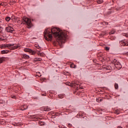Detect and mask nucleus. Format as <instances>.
Masks as SVG:
<instances>
[{"instance_id": "nucleus-1", "label": "nucleus", "mask_w": 128, "mask_h": 128, "mask_svg": "<svg viewBox=\"0 0 128 128\" xmlns=\"http://www.w3.org/2000/svg\"><path fill=\"white\" fill-rule=\"evenodd\" d=\"M54 37L57 40H60L61 42H64L68 38V35L66 32L60 30L57 28L52 27L46 28L44 32V38L46 40H52Z\"/></svg>"}, {"instance_id": "nucleus-2", "label": "nucleus", "mask_w": 128, "mask_h": 128, "mask_svg": "<svg viewBox=\"0 0 128 128\" xmlns=\"http://www.w3.org/2000/svg\"><path fill=\"white\" fill-rule=\"evenodd\" d=\"M6 48L10 50H12L20 48V44H2L0 45V48H2V50Z\"/></svg>"}, {"instance_id": "nucleus-3", "label": "nucleus", "mask_w": 128, "mask_h": 128, "mask_svg": "<svg viewBox=\"0 0 128 128\" xmlns=\"http://www.w3.org/2000/svg\"><path fill=\"white\" fill-rule=\"evenodd\" d=\"M22 21L24 22L26 24L28 28H30L32 26V20L30 18L24 17L22 18Z\"/></svg>"}, {"instance_id": "nucleus-4", "label": "nucleus", "mask_w": 128, "mask_h": 128, "mask_svg": "<svg viewBox=\"0 0 128 128\" xmlns=\"http://www.w3.org/2000/svg\"><path fill=\"white\" fill-rule=\"evenodd\" d=\"M112 64H114L116 68H118V70H120V68H122V65L120 64V63L116 60L114 59L113 60Z\"/></svg>"}, {"instance_id": "nucleus-5", "label": "nucleus", "mask_w": 128, "mask_h": 128, "mask_svg": "<svg viewBox=\"0 0 128 128\" xmlns=\"http://www.w3.org/2000/svg\"><path fill=\"white\" fill-rule=\"evenodd\" d=\"M24 52H30V54H36V52L32 50V49H30V48H26L24 49Z\"/></svg>"}, {"instance_id": "nucleus-6", "label": "nucleus", "mask_w": 128, "mask_h": 128, "mask_svg": "<svg viewBox=\"0 0 128 128\" xmlns=\"http://www.w3.org/2000/svg\"><path fill=\"white\" fill-rule=\"evenodd\" d=\"M6 32H8L12 34V32L14 30V29L11 26H8L6 28Z\"/></svg>"}, {"instance_id": "nucleus-7", "label": "nucleus", "mask_w": 128, "mask_h": 128, "mask_svg": "<svg viewBox=\"0 0 128 128\" xmlns=\"http://www.w3.org/2000/svg\"><path fill=\"white\" fill-rule=\"evenodd\" d=\"M120 46H128V40H122L120 42Z\"/></svg>"}, {"instance_id": "nucleus-8", "label": "nucleus", "mask_w": 128, "mask_h": 128, "mask_svg": "<svg viewBox=\"0 0 128 128\" xmlns=\"http://www.w3.org/2000/svg\"><path fill=\"white\" fill-rule=\"evenodd\" d=\"M39 116L38 114H36L31 116L32 118H36L38 120H40V118L38 117Z\"/></svg>"}, {"instance_id": "nucleus-9", "label": "nucleus", "mask_w": 128, "mask_h": 128, "mask_svg": "<svg viewBox=\"0 0 128 128\" xmlns=\"http://www.w3.org/2000/svg\"><path fill=\"white\" fill-rule=\"evenodd\" d=\"M21 110H24L28 108V106L26 105H23L20 107Z\"/></svg>"}, {"instance_id": "nucleus-10", "label": "nucleus", "mask_w": 128, "mask_h": 128, "mask_svg": "<svg viewBox=\"0 0 128 128\" xmlns=\"http://www.w3.org/2000/svg\"><path fill=\"white\" fill-rule=\"evenodd\" d=\"M22 58H25V60H28V58H30V56L24 54L22 56Z\"/></svg>"}, {"instance_id": "nucleus-11", "label": "nucleus", "mask_w": 128, "mask_h": 128, "mask_svg": "<svg viewBox=\"0 0 128 128\" xmlns=\"http://www.w3.org/2000/svg\"><path fill=\"white\" fill-rule=\"evenodd\" d=\"M43 110L44 112H50V108H48V106L43 108Z\"/></svg>"}, {"instance_id": "nucleus-12", "label": "nucleus", "mask_w": 128, "mask_h": 128, "mask_svg": "<svg viewBox=\"0 0 128 128\" xmlns=\"http://www.w3.org/2000/svg\"><path fill=\"white\" fill-rule=\"evenodd\" d=\"M76 118H78V116L82 117L84 116V112H80L76 116Z\"/></svg>"}, {"instance_id": "nucleus-13", "label": "nucleus", "mask_w": 128, "mask_h": 128, "mask_svg": "<svg viewBox=\"0 0 128 128\" xmlns=\"http://www.w3.org/2000/svg\"><path fill=\"white\" fill-rule=\"evenodd\" d=\"M35 46L38 49L36 50V52H40V46L38 44H35Z\"/></svg>"}, {"instance_id": "nucleus-14", "label": "nucleus", "mask_w": 128, "mask_h": 128, "mask_svg": "<svg viewBox=\"0 0 128 128\" xmlns=\"http://www.w3.org/2000/svg\"><path fill=\"white\" fill-rule=\"evenodd\" d=\"M10 52V50H3L1 51V54H8Z\"/></svg>"}, {"instance_id": "nucleus-15", "label": "nucleus", "mask_w": 128, "mask_h": 128, "mask_svg": "<svg viewBox=\"0 0 128 128\" xmlns=\"http://www.w3.org/2000/svg\"><path fill=\"white\" fill-rule=\"evenodd\" d=\"M5 60H6V58L4 57L0 58V64H2V62H4Z\"/></svg>"}, {"instance_id": "nucleus-16", "label": "nucleus", "mask_w": 128, "mask_h": 128, "mask_svg": "<svg viewBox=\"0 0 128 128\" xmlns=\"http://www.w3.org/2000/svg\"><path fill=\"white\" fill-rule=\"evenodd\" d=\"M102 100V99L101 98H98L96 99V102H100Z\"/></svg>"}, {"instance_id": "nucleus-17", "label": "nucleus", "mask_w": 128, "mask_h": 128, "mask_svg": "<svg viewBox=\"0 0 128 128\" xmlns=\"http://www.w3.org/2000/svg\"><path fill=\"white\" fill-rule=\"evenodd\" d=\"M58 96L60 98H64V95L62 94H60L58 95Z\"/></svg>"}, {"instance_id": "nucleus-18", "label": "nucleus", "mask_w": 128, "mask_h": 128, "mask_svg": "<svg viewBox=\"0 0 128 128\" xmlns=\"http://www.w3.org/2000/svg\"><path fill=\"white\" fill-rule=\"evenodd\" d=\"M42 60V58H36L34 59L35 62H40Z\"/></svg>"}, {"instance_id": "nucleus-19", "label": "nucleus", "mask_w": 128, "mask_h": 128, "mask_svg": "<svg viewBox=\"0 0 128 128\" xmlns=\"http://www.w3.org/2000/svg\"><path fill=\"white\" fill-rule=\"evenodd\" d=\"M6 22H10V17H9V16L6 17Z\"/></svg>"}, {"instance_id": "nucleus-20", "label": "nucleus", "mask_w": 128, "mask_h": 128, "mask_svg": "<svg viewBox=\"0 0 128 128\" xmlns=\"http://www.w3.org/2000/svg\"><path fill=\"white\" fill-rule=\"evenodd\" d=\"M116 34V31L114 30H113L110 32V34Z\"/></svg>"}, {"instance_id": "nucleus-21", "label": "nucleus", "mask_w": 128, "mask_h": 128, "mask_svg": "<svg viewBox=\"0 0 128 128\" xmlns=\"http://www.w3.org/2000/svg\"><path fill=\"white\" fill-rule=\"evenodd\" d=\"M70 67L72 68H76V65L74 64H70Z\"/></svg>"}, {"instance_id": "nucleus-22", "label": "nucleus", "mask_w": 128, "mask_h": 128, "mask_svg": "<svg viewBox=\"0 0 128 128\" xmlns=\"http://www.w3.org/2000/svg\"><path fill=\"white\" fill-rule=\"evenodd\" d=\"M106 70H112V67L110 66H106Z\"/></svg>"}, {"instance_id": "nucleus-23", "label": "nucleus", "mask_w": 128, "mask_h": 128, "mask_svg": "<svg viewBox=\"0 0 128 128\" xmlns=\"http://www.w3.org/2000/svg\"><path fill=\"white\" fill-rule=\"evenodd\" d=\"M114 88H115L116 90H118V85L117 84H115Z\"/></svg>"}, {"instance_id": "nucleus-24", "label": "nucleus", "mask_w": 128, "mask_h": 128, "mask_svg": "<svg viewBox=\"0 0 128 128\" xmlns=\"http://www.w3.org/2000/svg\"><path fill=\"white\" fill-rule=\"evenodd\" d=\"M97 2H98V4H102V0H97Z\"/></svg>"}, {"instance_id": "nucleus-25", "label": "nucleus", "mask_w": 128, "mask_h": 128, "mask_svg": "<svg viewBox=\"0 0 128 128\" xmlns=\"http://www.w3.org/2000/svg\"><path fill=\"white\" fill-rule=\"evenodd\" d=\"M114 112L115 114H120V110H116Z\"/></svg>"}, {"instance_id": "nucleus-26", "label": "nucleus", "mask_w": 128, "mask_h": 128, "mask_svg": "<svg viewBox=\"0 0 128 128\" xmlns=\"http://www.w3.org/2000/svg\"><path fill=\"white\" fill-rule=\"evenodd\" d=\"M39 124L40 125V126H44V122H39Z\"/></svg>"}, {"instance_id": "nucleus-27", "label": "nucleus", "mask_w": 128, "mask_h": 128, "mask_svg": "<svg viewBox=\"0 0 128 128\" xmlns=\"http://www.w3.org/2000/svg\"><path fill=\"white\" fill-rule=\"evenodd\" d=\"M123 36H126V38L128 37V34L126 33H124Z\"/></svg>"}, {"instance_id": "nucleus-28", "label": "nucleus", "mask_w": 128, "mask_h": 128, "mask_svg": "<svg viewBox=\"0 0 128 128\" xmlns=\"http://www.w3.org/2000/svg\"><path fill=\"white\" fill-rule=\"evenodd\" d=\"M36 74L38 76H41V75L40 76V72H37Z\"/></svg>"}, {"instance_id": "nucleus-29", "label": "nucleus", "mask_w": 128, "mask_h": 128, "mask_svg": "<svg viewBox=\"0 0 128 128\" xmlns=\"http://www.w3.org/2000/svg\"><path fill=\"white\" fill-rule=\"evenodd\" d=\"M105 50H110V48L106 47Z\"/></svg>"}, {"instance_id": "nucleus-30", "label": "nucleus", "mask_w": 128, "mask_h": 128, "mask_svg": "<svg viewBox=\"0 0 128 128\" xmlns=\"http://www.w3.org/2000/svg\"><path fill=\"white\" fill-rule=\"evenodd\" d=\"M2 34V30H0V35Z\"/></svg>"}, {"instance_id": "nucleus-31", "label": "nucleus", "mask_w": 128, "mask_h": 128, "mask_svg": "<svg viewBox=\"0 0 128 128\" xmlns=\"http://www.w3.org/2000/svg\"><path fill=\"white\" fill-rule=\"evenodd\" d=\"M68 126L69 128H70V126H72V124H68Z\"/></svg>"}, {"instance_id": "nucleus-32", "label": "nucleus", "mask_w": 128, "mask_h": 128, "mask_svg": "<svg viewBox=\"0 0 128 128\" xmlns=\"http://www.w3.org/2000/svg\"><path fill=\"white\" fill-rule=\"evenodd\" d=\"M0 30H2V28L0 26Z\"/></svg>"}, {"instance_id": "nucleus-33", "label": "nucleus", "mask_w": 128, "mask_h": 128, "mask_svg": "<svg viewBox=\"0 0 128 128\" xmlns=\"http://www.w3.org/2000/svg\"><path fill=\"white\" fill-rule=\"evenodd\" d=\"M12 98H16V96H12Z\"/></svg>"}, {"instance_id": "nucleus-34", "label": "nucleus", "mask_w": 128, "mask_h": 128, "mask_svg": "<svg viewBox=\"0 0 128 128\" xmlns=\"http://www.w3.org/2000/svg\"><path fill=\"white\" fill-rule=\"evenodd\" d=\"M0 40H4V39H2V38H0Z\"/></svg>"}, {"instance_id": "nucleus-35", "label": "nucleus", "mask_w": 128, "mask_h": 128, "mask_svg": "<svg viewBox=\"0 0 128 128\" xmlns=\"http://www.w3.org/2000/svg\"><path fill=\"white\" fill-rule=\"evenodd\" d=\"M42 96H46V94H42Z\"/></svg>"}, {"instance_id": "nucleus-36", "label": "nucleus", "mask_w": 128, "mask_h": 128, "mask_svg": "<svg viewBox=\"0 0 128 128\" xmlns=\"http://www.w3.org/2000/svg\"><path fill=\"white\" fill-rule=\"evenodd\" d=\"M40 54V53H39V54Z\"/></svg>"}, {"instance_id": "nucleus-37", "label": "nucleus", "mask_w": 128, "mask_h": 128, "mask_svg": "<svg viewBox=\"0 0 128 128\" xmlns=\"http://www.w3.org/2000/svg\"><path fill=\"white\" fill-rule=\"evenodd\" d=\"M40 54V53H39V54Z\"/></svg>"}]
</instances>
